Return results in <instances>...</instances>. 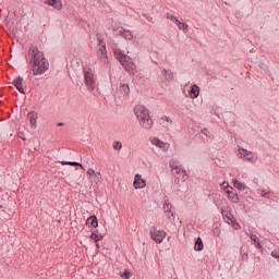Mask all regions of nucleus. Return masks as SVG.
Returning <instances> with one entry per match:
<instances>
[{
	"label": "nucleus",
	"mask_w": 279,
	"mask_h": 279,
	"mask_svg": "<svg viewBox=\"0 0 279 279\" xmlns=\"http://www.w3.org/2000/svg\"><path fill=\"white\" fill-rule=\"evenodd\" d=\"M97 56L101 62H108V50H106V41L101 37V35H97Z\"/></svg>",
	"instance_id": "nucleus-4"
},
{
	"label": "nucleus",
	"mask_w": 279,
	"mask_h": 279,
	"mask_svg": "<svg viewBox=\"0 0 279 279\" xmlns=\"http://www.w3.org/2000/svg\"><path fill=\"white\" fill-rule=\"evenodd\" d=\"M231 190H227L228 199L232 202V204H239L241 202V198H239V193H236V190L233 187H230Z\"/></svg>",
	"instance_id": "nucleus-10"
},
{
	"label": "nucleus",
	"mask_w": 279,
	"mask_h": 279,
	"mask_svg": "<svg viewBox=\"0 0 279 279\" xmlns=\"http://www.w3.org/2000/svg\"><path fill=\"white\" fill-rule=\"evenodd\" d=\"M165 121H167V123H173V120H171V118L169 117H163Z\"/></svg>",
	"instance_id": "nucleus-41"
},
{
	"label": "nucleus",
	"mask_w": 279,
	"mask_h": 279,
	"mask_svg": "<svg viewBox=\"0 0 279 279\" xmlns=\"http://www.w3.org/2000/svg\"><path fill=\"white\" fill-rule=\"evenodd\" d=\"M121 95L123 97H128L130 95V85L128 84H122L120 85V88H119Z\"/></svg>",
	"instance_id": "nucleus-19"
},
{
	"label": "nucleus",
	"mask_w": 279,
	"mask_h": 279,
	"mask_svg": "<svg viewBox=\"0 0 279 279\" xmlns=\"http://www.w3.org/2000/svg\"><path fill=\"white\" fill-rule=\"evenodd\" d=\"M239 158H244V160H247V162H256V158L254 157V153L245 149V148H240L238 153Z\"/></svg>",
	"instance_id": "nucleus-6"
},
{
	"label": "nucleus",
	"mask_w": 279,
	"mask_h": 279,
	"mask_svg": "<svg viewBox=\"0 0 279 279\" xmlns=\"http://www.w3.org/2000/svg\"><path fill=\"white\" fill-rule=\"evenodd\" d=\"M61 165H69L70 167H81V169H83L82 163L77 161H61Z\"/></svg>",
	"instance_id": "nucleus-28"
},
{
	"label": "nucleus",
	"mask_w": 279,
	"mask_h": 279,
	"mask_svg": "<svg viewBox=\"0 0 279 279\" xmlns=\"http://www.w3.org/2000/svg\"><path fill=\"white\" fill-rule=\"evenodd\" d=\"M133 186L134 189H145V186H147V182L141 174H135Z\"/></svg>",
	"instance_id": "nucleus-9"
},
{
	"label": "nucleus",
	"mask_w": 279,
	"mask_h": 279,
	"mask_svg": "<svg viewBox=\"0 0 279 279\" xmlns=\"http://www.w3.org/2000/svg\"><path fill=\"white\" fill-rule=\"evenodd\" d=\"M26 119L31 123V128H33V130H36V123L38 121V112L36 111L28 112Z\"/></svg>",
	"instance_id": "nucleus-11"
},
{
	"label": "nucleus",
	"mask_w": 279,
	"mask_h": 279,
	"mask_svg": "<svg viewBox=\"0 0 279 279\" xmlns=\"http://www.w3.org/2000/svg\"><path fill=\"white\" fill-rule=\"evenodd\" d=\"M165 214H166L167 219H172V220L175 219V217H173L172 211H166Z\"/></svg>",
	"instance_id": "nucleus-36"
},
{
	"label": "nucleus",
	"mask_w": 279,
	"mask_h": 279,
	"mask_svg": "<svg viewBox=\"0 0 279 279\" xmlns=\"http://www.w3.org/2000/svg\"><path fill=\"white\" fill-rule=\"evenodd\" d=\"M90 239L93 241H95V243H99V241H101V239H104V235L99 234V233H96V232H93L90 234Z\"/></svg>",
	"instance_id": "nucleus-27"
},
{
	"label": "nucleus",
	"mask_w": 279,
	"mask_h": 279,
	"mask_svg": "<svg viewBox=\"0 0 279 279\" xmlns=\"http://www.w3.org/2000/svg\"><path fill=\"white\" fill-rule=\"evenodd\" d=\"M187 97H190V99H197L199 97V86L196 84L192 85L190 87Z\"/></svg>",
	"instance_id": "nucleus-13"
},
{
	"label": "nucleus",
	"mask_w": 279,
	"mask_h": 279,
	"mask_svg": "<svg viewBox=\"0 0 279 279\" xmlns=\"http://www.w3.org/2000/svg\"><path fill=\"white\" fill-rule=\"evenodd\" d=\"M58 125H59V126H62V123H59Z\"/></svg>",
	"instance_id": "nucleus-45"
},
{
	"label": "nucleus",
	"mask_w": 279,
	"mask_h": 279,
	"mask_svg": "<svg viewBox=\"0 0 279 279\" xmlns=\"http://www.w3.org/2000/svg\"><path fill=\"white\" fill-rule=\"evenodd\" d=\"M13 86L21 93L22 95H25V89L23 88V77L17 76L13 82Z\"/></svg>",
	"instance_id": "nucleus-14"
},
{
	"label": "nucleus",
	"mask_w": 279,
	"mask_h": 279,
	"mask_svg": "<svg viewBox=\"0 0 279 279\" xmlns=\"http://www.w3.org/2000/svg\"><path fill=\"white\" fill-rule=\"evenodd\" d=\"M114 57L117 58V60H119V62L121 63L122 60H125V58L128 57L125 53H123V51H121V49H117L114 50Z\"/></svg>",
	"instance_id": "nucleus-20"
},
{
	"label": "nucleus",
	"mask_w": 279,
	"mask_h": 279,
	"mask_svg": "<svg viewBox=\"0 0 279 279\" xmlns=\"http://www.w3.org/2000/svg\"><path fill=\"white\" fill-rule=\"evenodd\" d=\"M172 173L175 175L177 180H182V182H186V180H189V174H186V170H184L182 166L172 170Z\"/></svg>",
	"instance_id": "nucleus-8"
},
{
	"label": "nucleus",
	"mask_w": 279,
	"mask_h": 279,
	"mask_svg": "<svg viewBox=\"0 0 279 279\" xmlns=\"http://www.w3.org/2000/svg\"><path fill=\"white\" fill-rule=\"evenodd\" d=\"M221 215H222L225 221H227V223H234V216H232V213H230L228 210H222Z\"/></svg>",
	"instance_id": "nucleus-18"
},
{
	"label": "nucleus",
	"mask_w": 279,
	"mask_h": 279,
	"mask_svg": "<svg viewBox=\"0 0 279 279\" xmlns=\"http://www.w3.org/2000/svg\"><path fill=\"white\" fill-rule=\"evenodd\" d=\"M251 241H254L256 247H260V241L258 240V236H256V234L251 235Z\"/></svg>",
	"instance_id": "nucleus-31"
},
{
	"label": "nucleus",
	"mask_w": 279,
	"mask_h": 279,
	"mask_svg": "<svg viewBox=\"0 0 279 279\" xmlns=\"http://www.w3.org/2000/svg\"><path fill=\"white\" fill-rule=\"evenodd\" d=\"M194 250L196 252H202V250H204V241H202V238H197L195 245H194Z\"/></svg>",
	"instance_id": "nucleus-21"
},
{
	"label": "nucleus",
	"mask_w": 279,
	"mask_h": 279,
	"mask_svg": "<svg viewBox=\"0 0 279 279\" xmlns=\"http://www.w3.org/2000/svg\"><path fill=\"white\" fill-rule=\"evenodd\" d=\"M221 234V229L219 228H214V236H219Z\"/></svg>",
	"instance_id": "nucleus-37"
},
{
	"label": "nucleus",
	"mask_w": 279,
	"mask_h": 279,
	"mask_svg": "<svg viewBox=\"0 0 279 279\" xmlns=\"http://www.w3.org/2000/svg\"><path fill=\"white\" fill-rule=\"evenodd\" d=\"M122 38L125 40H132L134 38V34H132V31L125 29L122 33Z\"/></svg>",
	"instance_id": "nucleus-22"
},
{
	"label": "nucleus",
	"mask_w": 279,
	"mask_h": 279,
	"mask_svg": "<svg viewBox=\"0 0 279 279\" xmlns=\"http://www.w3.org/2000/svg\"><path fill=\"white\" fill-rule=\"evenodd\" d=\"M142 16L144 19H146V21H148V23H155L154 17L147 15V13L142 14Z\"/></svg>",
	"instance_id": "nucleus-34"
},
{
	"label": "nucleus",
	"mask_w": 279,
	"mask_h": 279,
	"mask_svg": "<svg viewBox=\"0 0 279 279\" xmlns=\"http://www.w3.org/2000/svg\"><path fill=\"white\" fill-rule=\"evenodd\" d=\"M96 247H97V250H99V247H101V246L99 245V242H96Z\"/></svg>",
	"instance_id": "nucleus-44"
},
{
	"label": "nucleus",
	"mask_w": 279,
	"mask_h": 279,
	"mask_svg": "<svg viewBox=\"0 0 279 279\" xmlns=\"http://www.w3.org/2000/svg\"><path fill=\"white\" fill-rule=\"evenodd\" d=\"M97 172H95L94 169H88L87 170V175H89V179L93 178Z\"/></svg>",
	"instance_id": "nucleus-38"
},
{
	"label": "nucleus",
	"mask_w": 279,
	"mask_h": 279,
	"mask_svg": "<svg viewBox=\"0 0 279 279\" xmlns=\"http://www.w3.org/2000/svg\"><path fill=\"white\" fill-rule=\"evenodd\" d=\"M150 236L155 243H162L165 241V238L167 236V232L160 231L156 229V227L150 228Z\"/></svg>",
	"instance_id": "nucleus-5"
},
{
	"label": "nucleus",
	"mask_w": 279,
	"mask_h": 279,
	"mask_svg": "<svg viewBox=\"0 0 279 279\" xmlns=\"http://www.w3.org/2000/svg\"><path fill=\"white\" fill-rule=\"evenodd\" d=\"M169 166H170V169H172V171H175V169H180V161L175 160V159H171L169 161Z\"/></svg>",
	"instance_id": "nucleus-24"
},
{
	"label": "nucleus",
	"mask_w": 279,
	"mask_h": 279,
	"mask_svg": "<svg viewBox=\"0 0 279 279\" xmlns=\"http://www.w3.org/2000/svg\"><path fill=\"white\" fill-rule=\"evenodd\" d=\"M113 149L121 151V149H123V144L121 142H113Z\"/></svg>",
	"instance_id": "nucleus-32"
},
{
	"label": "nucleus",
	"mask_w": 279,
	"mask_h": 279,
	"mask_svg": "<svg viewBox=\"0 0 279 279\" xmlns=\"http://www.w3.org/2000/svg\"><path fill=\"white\" fill-rule=\"evenodd\" d=\"M86 226H88V228H97L99 226V220L97 219V216H90L86 220Z\"/></svg>",
	"instance_id": "nucleus-17"
},
{
	"label": "nucleus",
	"mask_w": 279,
	"mask_h": 279,
	"mask_svg": "<svg viewBox=\"0 0 279 279\" xmlns=\"http://www.w3.org/2000/svg\"><path fill=\"white\" fill-rule=\"evenodd\" d=\"M153 145H155L156 147H159V149H163V151H169V143H165L162 141H160V138L158 137H155L153 141H151Z\"/></svg>",
	"instance_id": "nucleus-12"
},
{
	"label": "nucleus",
	"mask_w": 279,
	"mask_h": 279,
	"mask_svg": "<svg viewBox=\"0 0 279 279\" xmlns=\"http://www.w3.org/2000/svg\"><path fill=\"white\" fill-rule=\"evenodd\" d=\"M47 5H51L54 10H62V0H45Z\"/></svg>",
	"instance_id": "nucleus-15"
},
{
	"label": "nucleus",
	"mask_w": 279,
	"mask_h": 279,
	"mask_svg": "<svg viewBox=\"0 0 279 279\" xmlns=\"http://www.w3.org/2000/svg\"><path fill=\"white\" fill-rule=\"evenodd\" d=\"M202 134H204V136H209L210 131H208V129H203Z\"/></svg>",
	"instance_id": "nucleus-39"
},
{
	"label": "nucleus",
	"mask_w": 279,
	"mask_h": 279,
	"mask_svg": "<svg viewBox=\"0 0 279 279\" xmlns=\"http://www.w3.org/2000/svg\"><path fill=\"white\" fill-rule=\"evenodd\" d=\"M134 114L140 121V125L144 128V130H151L154 128V120L149 116V109H147L143 105H136L134 107Z\"/></svg>",
	"instance_id": "nucleus-2"
},
{
	"label": "nucleus",
	"mask_w": 279,
	"mask_h": 279,
	"mask_svg": "<svg viewBox=\"0 0 279 279\" xmlns=\"http://www.w3.org/2000/svg\"><path fill=\"white\" fill-rule=\"evenodd\" d=\"M175 25L179 27V29H182V32H186L189 29V24L180 22V20L175 23Z\"/></svg>",
	"instance_id": "nucleus-29"
},
{
	"label": "nucleus",
	"mask_w": 279,
	"mask_h": 279,
	"mask_svg": "<svg viewBox=\"0 0 279 279\" xmlns=\"http://www.w3.org/2000/svg\"><path fill=\"white\" fill-rule=\"evenodd\" d=\"M161 75L163 77V82H173V72H171V70L162 69Z\"/></svg>",
	"instance_id": "nucleus-16"
},
{
	"label": "nucleus",
	"mask_w": 279,
	"mask_h": 279,
	"mask_svg": "<svg viewBox=\"0 0 279 279\" xmlns=\"http://www.w3.org/2000/svg\"><path fill=\"white\" fill-rule=\"evenodd\" d=\"M171 208H172L171 203H166L163 205L165 213H171Z\"/></svg>",
	"instance_id": "nucleus-33"
},
{
	"label": "nucleus",
	"mask_w": 279,
	"mask_h": 279,
	"mask_svg": "<svg viewBox=\"0 0 279 279\" xmlns=\"http://www.w3.org/2000/svg\"><path fill=\"white\" fill-rule=\"evenodd\" d=\"M31 62L33 75H43L49 71V61L45 58V53L36 46H31L27 52Z\"/></svg>",
	"instance_id": "nucleus-1"
},
{
	"label": "nucleus",
	"mask_w": 279,
	"mask_h": 279,
	"mask_svg": "<svg viewBox=\"0 0 279 279\" xmlns=\"http://www.w3.org/2000/svg\"><path fill=\"white\" fill-rule=\"evenodd\" d=\"M89 180L94 182V184H99V182H101V173L96 172L93 178H89Z\"/></svg>",
	"instance_id": "nucleus-26"
},
{
	"label": "nucleus",
	"mask_w": 279,
	"mask_h": 279,
	"mask_svg": "<svg viewBox=\"0 0 279 279\" xmlns=\"http://www.w3.org/2000/svg\"><path fill=\"white\" fill-rule=\"evenodd\" d=\"M267 195H269V192L263 190V191H262V197H266Z\"/></svg>",
	"instance_id": "nucleus-42"
},
{
	"label": "nucleus",
	"mask_w": 279,
	"mask_h": 279,
	"mask_svg": "<svg viewBox=\"0 0 279 279\" xmlns=\"http://www.w3.org/2000/svg\"><path fill=\"white\" fill-rule=\"evenodd\" d=\"M84 80L87 90H89V93H93V90H95L97 81L95 80V74L93 73V70H90V68H84Z\"/></svg>",
	"instance_id": "nucleus-3"
},
{
	"label": "nucleus",
	"mask_w": 279,
	"mask_h": 279,
	"mask_svg": "<svg viewBox=\"0 0 279 279\" xmlns=\"http://www.w3.org/2000/svg\"><path fill=\"white\" fill-rule=\"evenodd\" d=\"M120 64L128 73H134V71H136V64L134 63V61H132V58H130L129 56H126V58L122 60Z\"/></svg>",
	"instance_id": "nucleus-7"
},
{
	"label": "nucleus",
	"mask_w": 279,
	"mask_h": 279,
	"mask_svg": "<svg viewBox=\"0 0 279 279\" xmlns=\"http://www.w3.org/2000/svg\"><path fill=\"white\" fill-rule=\"evenodd\" d=\"M113 36H123L124 28L123 26H114L112 28Z\"/></svg>",
	"instance_id": "nucleus-23"
},
{
	"label": "nucleus",
	"mask_w": 279,
	"mask_h": 279,
	"mask_svg": "<svg viewBox=\"0 0 279 279\" xmlns=\"http://www.w3.org/2000/svg\"><path fill=\"white\" fill-rule=\"evenodd\" d=\"M243 260L247 258V254L242 255Z\"/></svg>",
	"instance_id": "nucleus-43"
},
{
	"label": "nucleus",
	"mask_w": 279,
	"mask_h": 279,
	"mask_svg": "<svg viewBox=\"0 0 279 279\" xmlns=\"http://www.w3.org/2000/svg\"><path fill=\"white\" fill-rule=\"evenodd\" d=\"M17 136H19V138H22V141H25V133L19 132Z\"/></svg>",
	"instance_id": "nucleus-40"
},
{
	"label": "nucleus",
	"mask_w": 279,
	"mask_h": 279,
	"mask_svg": "<svg viewBox=\"0 0 279 279\" xmlns=\"http://www.w3.org/2000/svg\"><path fill=\"white\" fill-rule=\"evenodd\" d=\"M233 186L239 191H245V183H242L239 180H233Z\"/></svg>",
	"instance_id": "nucleus-25"
},
{
	"label": "nucleus",
	"mask_w": 279,
	"mask_h": 279,
	"mask_svg": "<svg viewBox=\"0 0 279 279\" xmlns=\"http://www.w3.org/2000/svg\"><path fill=\"white\" fill-rule=\"evenodd\" d=\"M166 19H168V21H171L174 24H177L180 21V20H178V17L171 15V13H167Z\"/></svg>",
	"instance_id": "nucleus-30"
},
{
	"label": "nucleus",
	"mask_w": 279,
	"mask_h": 279,
	"mask_svg": "<svg viewBox=\"0 0 279 279\" xmlns=\"http://www.w3.org/2000/svg\"><path fill=\"white\" fill-rule=\"evenodd\" d=\"M122 278L130 279V278H132V274L130 271L125 270L122 275Z\"/></svg>",
	"instance_id": "nucleus-35"
}]
</instances>
